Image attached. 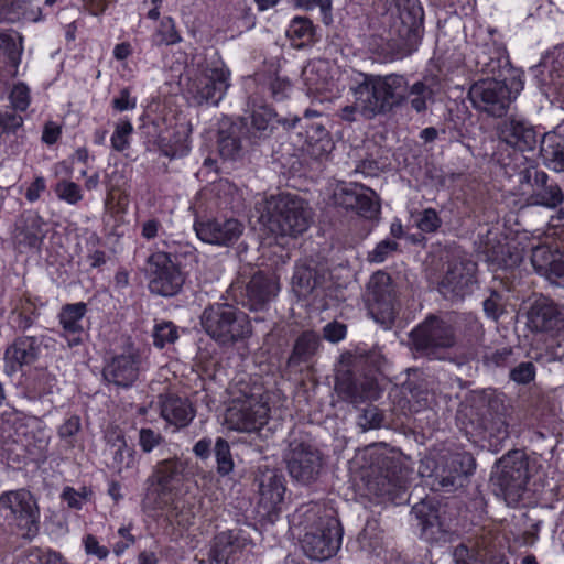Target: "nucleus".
Segmentation results:
<instances>
[{
	"instance_id": "obj_26",
	"label": "nucleus",
	"mask_w": 564,
	"mask_h": 564,
	"mask_svg": "<svg viewBox=\"0 0 564 564\" xmlns=\"http://www.w3.org/2000/svg\"><path fill=\"white\" fill-rule=\"evenodd\" d=\"M528 325L534 332L564 336V305L547 297L536 300L528 313Z\"/></svg>"
},
{
	"instance_id": "obj_58",
	"label": "nucleus",
	"mask_w": 564,
	"mask_h": 564,
	"mask_svg": "<svg viewBox=\"0 0 564 564\" xmlns=\"http://www.w3.org/2000/svg\"><path fill=\"white\" fill-rule=\"evenodd\" d=\"M91 496L93 490L87 486H83L78 490L66 486L61 494V499L69 509L82 510L85 502H87Z\"/></svg>"
},
{
	"instance_id": "obj_57",
	"label": "nucleus",
	"mask_w": 564,
	"mask_h": 564,
	"mask_svg": "<svg viewBox=\"0 0 564 564\" xmlns=\"http://www.w3.org/2000/svg\"><path fill=\"white\" fill-rule=\"evenodd\" d=\"M303 76L310 89H324L328 82L327 63L324 61H318L310 64L303 70Z\"/></svg>"
},
{
	"instance_id": "obj_62",
	"label": "nucleus",
	"mask_w": 564,
	"mask_h": 564,
	"mask_svg": "<svg viewBox=\"0 0 564 564\" xmlns=\"http://www.w3.org/2000/svg\"><path fill=\"white\" fill-rule=\"evenodd\" d=\"M101 239L98 235L93 234L87 245V261L90 268L102 271L104 265L107 263L109 257L106 251L99 248Z\"/></svg>"
},
{
	"instance_id": "obj_2",
	"label": "nucleus",
	"mask_w": 564,
	"mask_h": 564,
	"mask_svg": "<svg viewBox=\"0 0 564 564\" xmlns=\"http://www.w3.org/2000/svg\"><path fill=\"white\" fill-rule=\"evenodd\" d=\"M290 522L302 534L301 547L311 560H328L340 549L344 530L335 510L325 502L302 505L291 516Z\"/></svg>"
},
{
	"instance_id": "obj_27",
	"label": "nucleus",
	"mask_w": 564,
	"mask_h": 564,
	"mask_svg": "<svg viewBox=\"0 0 564 564\" xmlns=\"http://www.w3.org/2000/svg\"><path fill=\"white\" fill-rule=\"evenodd\" d=\"M191 134V122H176L161 130L153 144L161 155L170 160L182 159L187 156L192 150Z\"/></svg>"
},
{
	"instance_id": "obj_47",
	"label": "nucleus",
	"mask_w": 564,
	"mask_h": 564,
	"mask_svg": "<svg viewBox=\"0 0 564 564\" xmlns=\"http://www.w3.org/2000/svg\"><path fill=\"white\" fill-rule=\"evenodd\" d=\"M163 511L167 512V518L183 529L194 524L198 511V501L194 496L176 495L172 503Z\"/></svg>"
},
{
	"instance_id": "obj_10",
	"label": "nucleus",
	"mask_w": 564,
	"mask_h": 564,
	"mask_svg": "<svg viewBox=\"0 0 564 564\" xmlns=\"http://www.w3.org/2000/svg\"><path fill=\"white\" fill-rule=\"evenodd\" d=\"M230 86V70L217 52L197 62L196 74L189 78L188 94L197 105L217 106Z\"/></svg>"
},
{
	"instance_id": "obj_41",
	"label": "nucleus",
	"mask_w": 564,
	"mask_h": 564,
	"mask_svg": "<svg viewBox=\"0 0 564 564\" xmlns=\"http://www.w3.org/2000/svg\"><path fill=\"white\" fill-rule=\"evenodd\" d=\"M325 273L306 262L295 264L292 286L299 297L307 299L323 286Z\"/></svg>"
},
{
	"instance_id": "obj_22",
	"label": "nucleus",
	"mask_w": 564,
	"mask_h": 564,
	"mask_svg": "<svg viewBox=\"0 0 564 564\" xmlns=\"http://www.w3.org/2000/svg\"><path fill=\"white\" fill-rule=\"evenodd\" d=\"M519 182L530 184L532 192L529 203L547 209H556L564 203V192L560 184L546 172L535 166H525L519 172Z\"/></svg>"
},
{
	"instance_id": "obj_3",
	"label": "nucleus",
	"mask_w": 564,
	"mask_h": 564,
	"mask_svg": "<svg viewBox=\"0 0 564 564\" xmlns=\"http://www.w3.org/2000/svg\"><path fill=\"white\" fill-rule=\"evenodd\" d=\"M40 423V419L28 417L15 409L7 410L1 414L0 456L8 465L46 459L47 440L34 433V425L39 426Z\"/></svg>"
},
{
	"instance_id": "obj_5",
	"label": "nucleus",
	"mask_w": 564,
	"mask_h": 564,
	"mask_svg": "<svg viewBox=\"0 0 564 564\" xmlns=\"http://www.w3.org/2000/svg\"><path fill=\"white\" fill-rule=\"evenodd\" d=\"M387 41L390 61L402 59L415 53L425 33V12L420 0H394Z\"/></svg>"
},
{
	"instance_id": "obj_37",
	"label": "nucleus",
	"mask_w": 564,
	"mask_h": 564,
	"mask_svg": "<svg viewBox=\"0 0 564 564\" xmlns=\"http://www.w3.org/2000/svg\"><path fill=\"white\" fill-rule=\"evenodd\" d=\"M455 332V346L460 341L464 346L476 347L485 337V328L479 317L471 313H448Z\"/></svg>"
},
{
	"instance_id": "obj_18",
	"label": "nucleus",
	"mask_w": 564,
	"mask_h": 564,
	"mask_svg": "<svg viewBox=\"0 0 564 564\" xmlns=\"http://www.w3.org/2000/svg\"><path fill=\"white\" fill-rule=\"evenodd\" d=\"M258 492V513L273 522L281 512L286 492L285 477L278 469H259L254 478Z\"/></svg>"
},
{
	"instance_id": "obj_64",
	"label": "nucleus",
	"mask_w": 564,
	"mask_h": 564,
	"mask_svg": "<svg viewBox=\"0 0 564 564\" xmlns=\"http://www.w3.org/2000/svg\"><path fill=\"white\" fill-rule=\"evenodd\" d=\"M482 310L489 319L497 322L505 312L503 295L496 290H490L489 295L482 301Z\"/></svg>"
},
{
	"instance_id": "obj_56",
	"label": "nucleus",
	"mask_w": 564,
	"mask_h": 564,
	"mask_svg": "<svg viewBox=\"0 0 564 564\" xmlns=\"http://www.w3.org/2000/svg\"><path fill=\"white\" fill-rule=\"evenodd\" d=\"M152 337L153 345L156 348L163 349L178 339V328L171 321H160L153 327Z\"/></svg>"
},
{
	"instance_id": "obj_44",
	"label": "nucleus",
	"mask_w": 564,
	"mask_h": 564,
	"mask_svg": "<svg viewBox=\"0 0 564 564\" xmlns=\"http://www.w3.org/2000/svg\"><path fill=\"white\" fill-rule=\"evenodd\" d=\"M162 249L158 248L153 252L165 256L182 271H185L187 268L193 269L198 262V252L196 248L188 242L164 240L162 241Z\"/></svg>"
},
{
	"instance_id": "obj_35",
	"label": "nucleus",
	"mask_w": 564,
	"mask_h": 564,
	"mask_svg": "<svg viewBox=\"0 0 564 564\" xmlns=\"http://www.w3.org/2000/svg\"><path fill=\"white\" fill-rule=\"evenodd\" d=\"M159 408L161 417L178 430L189 425L196 415L189 399L175 393L160 394Z\"/></svg>"
},
{
	"instance_id": "obj_4",
	"label": "nucleus",
	"mask_w": 564,
	"mask_h": 564,
	"mask_svg": "<svg viewBox=\"0 0 564 564\" xmlns=\"http://www.w3.org/2000/svg\"><path fill=\"white\" fill-rule=\"evenodd\" d=\"M405 88L406 77L403 75L382 76L367 73H358L349 87L365 119H372L401 107Z\"/></svg>"
},
{
	"instance_id": "obj_53",
	"label": "nucleus",
	"mask_w": 564,
	"mask_h": 564,
	"mask_svg": "<svg viewBox=\"0 0 564 564\" xmlns=\"http://www.w3.org/2000/svg\"><path fill=\"white\" fill-rule=\"evenodd\" d=\"M110 451L112 454L110 467L118 474L135 466V451L128 446L123 435H117Z\"/></svg>"
},
{
	"instance_id": "obj_39",
	"label": "nucleus",
	"mask_w": 564,
	"mask_h": 564,
	"mask_svg": "<svg viewBox=\"0 0 564 564\" xmlns=\"http://www.w3.org/2000/svg\"><path fill=\"white\" fill-rule=\"evenodd\" d=\"M279 291L278 282L269 272L257 271L246 286L247 302L252 311L262 310Z\"/></svg>"
},
{
	"instance_id": "obj_43",
	"label": "nucleus",
	"mask_w": 564,
	"mask_h": 564,
	"mask_svg": "<svg viewBox=\"0 0 564 564\" xmlns=\"http://www.w3.org/2000/svg\"><path fill=\"white\" fill-rule=\"evenodd\" d=\"M321 344L319 335L314 330L302 332L294 341L292 351L286 360L290 369H299L308 364L317 352Z\"/></svg>"
},
{
	"instance_id": "obj_15",
	"label": "nucleus",
	"mask_w": 564,
	"mask_h": 564,
	"mask_svg": "<svg viewBox=\"0 0 564 564\" xmlns=\"http://www.w3.org/2000/svg\"><path fill=\"white\" fill-rule=\"evenodd\" d=\"M335 388L338 395L354 406L377 401L382 393L377 371L373 369L365 371L357 366L338 376Z\"/></svg>"
},
{
	"instance_id": "obj_42",
	"label": "nucleus",
	"mask_w": 564,
	"mask_h": 564,
	"mask_svg": "<svg viewBox=\"0 0 564 564\" xmlns=\"http://www.w3.org/2000/svg\"><path fill=\"white\" fill-rule=\"evenodd\" d=\"M10 307L11 325L22 333L31 328L40 316L35 301L28 293L13 297Z\"/></svg>"
},
{
	"instance_id": "obj_48",
	"label": "nucleus",
	"mask_w": 564,
	"mask_h": 564,
	"mask_svg": "<svg viewBox=\"0 0 564 564\" xmlns=\"http://www.w3.org/2000/svg\"><path fill=\"white\" fill-rule=\"evenodd\" d=\"M23 54V36L12 30L0 29V57L15 75Z\"/></svg>"
},
{
	"instance_id": "obj_21",
	"label": "nucleus",
	"mask_w": 564,
	"mask_h": 564,
	"mask_svg": "<svg viewBox=\"0 0 564 564\" xmlns=\"http://www.w3.org/2000/svg\"><path fill=\"white\" fill-rule=\"evenodd\" d=\"M534 270L557 285H564V228L531 251Z\"/></svg>"
},
{
	"instance_id": "obj_46",
	"label": "nucleus",
	"mask_w": 564,
	"mask_h": 564,
	"mask_svg": "<svg viewBox=\"0 0 564 564\" xmlns=\"http://www.w3.org/2000/svg\"><path fill=\"white\" fill-rule=\"evenodd\" d=\"M242 545L237 531L227 530L218 533L209 552L210 564H229L230 558Z\"/></svg>"
},
{
	"instance_id": "obj_28",
	"label": "nucleus",
	"mask_w": 564,
	"mask_h": 564,
	"mask_svg": "<svg viewBox=\"0 0 564 564\" xmlns=\"http://www.w3.org/2000/svg\"><path fill=\"white\" fill-rule=\"evenodd\" d=\"M321 468L322 456L318 449L305 443L294 446L288 462L292 478L303 485H310L317 479Z\"/></svg>"
},
{
	"instance_id": "obj_49",
	"label": "nucleus",
	"mask_w": 564,
	"mask_h": 564,
	"mask_svg": "<svg viewBox=\"0 0 564 564\" xmlns=\"http://www.w3.org/2000/svg\"><path fill=\"white\" fill-rule=\"evenodd\" d=\"M285 34L295 48L310 46L317 41L316 26L307 17H294L290 21Z\"/></svg>"
},
{
	"instance_id": "obj_25",
	"label": "nucleus",
	"mask_w": 564,
	"mask_h": 564,
	"mask_svg": "<svg viewBox=\"0 0 564 564\" xmlns=\"http://www.w3.org/2000/svg\"><path fill=\"white\" fill-rule=\"evenodd\" d=\"M47 234V224L37 212L24 210L15 220L13 243L19 252L40 250Z\"/></svg>"
},
{
	"instance_id": "obj_8",
	"label": "nucleus",
	"mask_w": 564,
	"mask_h": 564,
	"mask_svg": "<svg viewBox=\"0 0 564 564\" xmlns=\"http://www.w3.org/2000/svg\"><path fill=\"white\" fill-rule=\"evenodd\" d=\"M476 468L474 456L468 452H449L435 459L425 457L419 466V474L427 478L433 490L445 492L463 487Z\"/></svg>"
},
{
	"instance_id": "obj_40",
	"label": "nucleus",
	"mask_w": 564,
	"mask_h": 564,
	"mask_svg": "<svg viewBox=\"0 0 564 564\" xmlns=\"http://www.w3.org/2000/svg\"><path fill=\"white\" fill-rule=\"evenodd\" d=\"M412 516L421 529V536L435 540L440 534L448 531V527L440 517V510L432 501L422 499L412 507Z\"/></svg>"
},
{
	"instance_id": "obj_50",
	"label": "nucleus",
	"mask_w": 564,
	"mask_h": 564,
	"mask_svg": "<svg viewBox=\"0 0 564 564\" xmlns=\"http://www.w3.org/2000/svg\"><path fill=\"white\" fill-rule=\"evenodd\" d=\"M57 379L46 368H34L25 378V393L31 400L53 393Z\"/></svg>"
},
{
	"instance_id": "obj_13",
	"label": "nucleus",
	"mask_w": 564,
	"mask_h": 564,
	"mask_svg": "<svg viewBox=\"0 0 564 564\" xmlns=\"http://www.w3.org/2000/svg\"><path fill=\"white\" fill-rule=\"evenodd\" d=\"M286 131H293L301 140L300 148L312 156L321 159L333 149L329 132L321 120V113L307 109L303 117L293 116L283 121Z\"/></svg>"
},
{
	"instance_id": "obj_55",
	"label": "nucleus",
	"mask_w": 564,
	"mask_h": 564,
	"mask_svg": "<svg viewBox=\"0 0 564 564\" xmlns=\"http://www.w3.org/2000/svg\"><path fill=\"white\" fill-rule=\"evenodd\" d=\"M213 454L216 460L217 474L221 477L228 476L235 467L229 443L223 437H217Z\"/></svg>"
},
{
	"instance_id": "obj_38",
	"label": "nucleus",
	"mask_w": 564,
	"mask_h": 564,
	"mask_svg": "<svg viewBox=\"0 0 564 564\" xmlns=\"http://www.w3.org/2000/svg\"><path fill=\"white\" fill-rule=\"evenodd\" d=\"M370 456V471L367 477H373V492L380 498L391 499L395 490L394 474L391 473L392 459L384 455L371 452Z\"/></svg>"
},
{
	"instance_id": "obj_12",
	"label": "nucleus",
	"mask_w": 564,
	"mask_h": 564,
	"mask_svg": "<svg viewBox=\"0 0 564 564\" xmlns=\"http://www.w3.org/2000/svg\"><path fill=\"white\" fill-rule=\"evenodd\" d=\"M365 305L376 323L391 327L399 313V301L395 283L390 274L383 271L373 273L364 294Z\"/></svg>"
},
{
	"instance_id": "obj_20",
	"label": "nucleus",
	"mask_w": 564,
	"mask_h": 564,
	"mask_svg": "<svg viewBox=\"0 0 564 564\" xmlns=\"http://www.w3.org/2000/svg\"><path fill=\"white\" fill-rule=\"evenodd\" d=\"M477 263L470 259L452 260L437 283L438 292L446 300L462 301L473 293Z\"/></svg>"
},
{
	"instance_id": "obj_60",
	"label": "nucleus",
	"mask_w": 564,
	"mask_h": 564,
	"mask_svg": "<svg viewBox=\"0 0 564 564\" xmlns=\"http://www.w3.org/2000/svg\"><path fill=\"white\" fill-rule=\"evenodd\" d=\"M54 192L58 199L69 205H76L83 199L80 186L73 181L61 180L56 183Z\"/></svg>"
},
{
	"instance_id": "obj_29",
	"label": "nucleus",
	"mask_w": 564,
	"mask_h": 564,
	"mask_svg": "<svg viewBox=\"0 0 564 564\" xmlns=\"http://www.w3.org/2000/svg\"><path fill=\"white\" fill-rule=\"evenodd\" d=\"M44 336L22 335L14 338L3 354L4 372L12 376L22 370L23 366L35 362L41 354Z\"/></svg>"
},
{
	"instance_id": "obj_33",
	"label": "nucleus",
	"mask_w": 564,
	"mask_h": 564,
	"mask_svg": "<svg viewBox=\"0 0 564 564\" xmlns=\"http://www.w3.org/2000/svg\"><path fill=\"white\" fill-rule=\"evenodd\" d=\"M140 357L137 354H121L112 357L102 369L106 382L118 388L129 389L138 380Z\"/></svg>"
},
{
	"instance_id": "obj_61",
	"label": "nucleus",
	"mask_w": 564,
	"mask_h": 564,
	"mask_svg": "<svg viewBox=\"0 0 564 564\" xmlns=\"http://www.w3.org/2000/svg\"><path fill=\"white\" fill-rule=\"evenodd\" d=\"M132 132L133 126L129 120L118 122L110 138L112 150L117 152H123L124 150L129 149L130 137Z\"/></svg>"
},
{
	"instance_id": "obj_52",
	"label": "nucleus",
	"mask_w": 564,
	"mask_h": 564,
	"mask_svg": "<svg viewBox=\"0 0 564 564\" xmlns=\"http://www.w3.org/2000/svg\"><path fill=\"white\" fill-rule=\"evenodd\" d=\"M433 88L423 80H417L413 85H409L406 80L402 106L409 101L413 110L424 112L427 109V101H433Z\"/></svg>"
},
{
	"instance_id": "obj_7",
	"label": "nucleus",
	"mask_w": 564,
	"mask_h": 564,
	"mask_svg": "<svg viewBox=\"0 0 564 564\" xmlns=\"http://www.w3.org/2000/svg\"><path fill=\"white\" fill-rule=\"evenodd\" d=\"M186 464L178 457L158 462L144 482L142 508L145 511H163L183 492Z\"/></svg>"
},
{
	"instance_id": "obj_14",
	"label": "nucleus",
	"mask_w": 564,
	"mask_h": 564,
	"mask_svg": "<svg viewBox=\"0 0 564 564\" xmlns=\"http://www.w3.org/2000/svg\"><path fill=\"white\" fill-rule=\"evenodd\" d=\"M0 516L10 528L28 533L37 531L40 511L33 495L25 489L4 491L0 495Z\"/></svg>"
},
{
	"instance_id": "obj_6",
	"label": "nucleus",
	"mask_w": 564,
	"mask_h": 564,
	"mask_svg": "<svg viewBox=\"0 0 564 564\" xmlns=\"http://www.w3.org/2000/svg\"><path fill=\"white\" fill-rule=\"evenodd\" d=\"M204 332L220 347H234L252 336L249 315L229 303H213L200 315Z\"/></svg>"
},
{
	"instance_id": "obj_51",
	"label": "nucleus",
	"mask_w": 564,
	"mask_h": 564,
	"mask_svg": "<svg viewBox=\"0 0 564 564\" xmlns=\"http://www.w3.org/2000/svg\"><path fill=\"white\" fill-rule=\"evenodd\" d=\"M240 134V127L236 124H230L228 128L219 130L217 143L221 158L225 160H236L239 158L242 150Z\"/></svg>"
},
{
	"instance_id": "obj_16",
	"label": "nucleus",
	"mask_w": 564,
	"mask_h": 564,
	"mask_svg": "<svg viewBox=\"0 0 564 564\" xmlns=\"http://www.w3.org/2000/svg\"><path fill=\"white\" fill-rule=\"evenodd\" d=\"M495 485L505 499L517 501L521 498L528 481L529 462L520 451H513L499 459Z\"/></svg>"
},
{
	"instance_id": "obj_19",
	"label": "nucleus",
	"mask_w": 564,
	"mask_h": 564,
	"mask_svg": "<svg viewBox=\"0 0 564 564\" xmlns=\"http://www.w3.org/2000/svg\"><path fill=\"white\" fill-rule=\"evenodd\" d=\"M375 198L376 193L369 187L358 183L340 182L336 184L330 202L337 208L372 219L380 212V205Z\"/></svg>"
},
{
	"instance_id": "obj_30",
	"label": "nucleus",
	"mask_w": 564,
	"mask_h": 564,
	"mask_svg": "<svg viewBox=\"0 0 564 564\" xmlns=\"http://www.w3.org/2000/svg\"><path fill=\"white\" fill-rule=\"evenodd\" d=\"M482 253L492 270H508L520 265L524 258V248L516 239L488 238Z\"/></svg>"
},
{
	"instance_id": "obj_11",
	"label": "nucleus",
	"mask_w": 564,
	"mask_h": 564,
	"mask_svg": "<svg viewBox=\"0 0 564 564\" xmlns=\"http://www.w3.org/2000/svg\"><path fill=\"white\" fill-rule=\"evenodd\" d=\"M271 231L280 236L297 237L310 226V210L303 198L291 193L271 196L265 203Z\"/></svg>"
},
{
	"instance_id": "obj_24",
	"label": "nucleus",
	"mask_w": 564,
	"mask_h": 564,
	"mask_svg": "<svg viewBox=\"0 0 564 564\" xmlns=\"http://www.w3.org/2000/svg\"><path fill=\"white\" fill-rule=\"evenodd\" d=\"M247 95V106L250 110L249 123H247L248 137L254 142L267 140L279 124L283 127V121L286 118H279L275 110L261 98L251 94Z\"/></svg>"
},
{
	"instance_id": "obj_63",
	"label": "nucleus",
	"mask_w": 564,
	"mask_h": 564,
	"mask_svg": "<svg viewBox=\"0 0 564 564\" xmlns=\"http://www.w3.org/2000/svg\"><path fill=\"white\" fill-rule=\"evenodd\" d=\"M82 546L87 557H94L98 561H105L110 554L107 545L101 544L100 540L91 534L86 533L82 538Z\"/></svg>"
},
{
	"instance_id": "obj_1",
	"label": "nucleus",
	"mask_w": 564,
	"mask_h": 564,
	"mask_svg": "<svg viewBox=\"0 0 564 564\" xmlns=\"http://www.w3.org/2000/svg\"><path fill=\"white\" fill-rule=\"evenodd\" d=\"M469 65L486 77L469 88V99L476 109L494 117H502L524 88V72L514 67L499 32L495 28H479L471 35Z\"/></svg>"
},
{
	"instance_id": "obj_31",
	"label": "nucleus",
	"mask_w": 564,
	"mask_h": 564,
	"mask_svg": "<svg viewBox=\"0 0 564 564\" xmlns=\"http://www.w3.org/2000/svg\"><path fill=\"white\" fill-rule=\"evenodd\" d=\"M243 85L247 94L254 95L265 102L268 97L275 101L286 99L293 88L288 77L272 72L256 73L253 76L246 78Z\"/></svg>"
},
{
	"instance_id": "obj_23",
	"label": "nucleus",
	"mask_w": 564,
	"mask_h": 564,
	"mask_svg": "<svg viewBox=\"0 0 564 564\" xmlns=\"http://www.w3.org/2000/svg\"><path fill=\"white\" fill-rule=\"evenodd\" d=\"M194 230L205 243L219 247L234 245L243 231V225L236 218L225 216H196Z\"/></svg>"
},
{
	"instance_id": "obj_54",
	"label": "nucleus",
	"mask_w": 564,
	"mask_h": 564,
	"mask_svg": "<svg viewBox=\"0 0 564 564\" xmlns=\"http://www.w3.org/2000/svg\"><path fill=\"white\" fill-rule=\"evenodd\" d=\"M182 41V36L176 30L175 21L172 17H164L155 32L152 35V43L154 45H175Z\"/></svg>"
},
{
	"instance_id": "obj_59",
	"label": "nucleus",
	"mask_w": 564,
	"mask_h": 564,
	"mask_svg": "<svg viewBox=\"0 0 564 564\" xmlns=\"http://www.w3.org/2000/svg\"><path fill=\"white\" fill-rule=\"evenodd\" d=\"M443 220L436 209L432 207L419 212L415 217L416 227L424 234H435L438 231Z\"/></svg>"
},
{
	"instance_id": "obj_32",
	"label": "nucleus",
	"mask_w": 564,
	"mask_h": 564,
	"mask_svg": "<svg viewBox=\"0 0 564 564\" xmlns=\"http://www.w3.org/2000/svg\"><path fill=\"white\" fill-rule=\"evenodd\" d=\"M269 412L270 408L267 402L249 398L238 408L229 410V420L232 427L239 432H254L268 422Z\"/></svg>"
},
{
	"instance_id": "obj_9",
	"label": "nucleus",
	"mask_w": 564,
	"mask_h": 564,
	"mask_svg": "<svg viewBox=\"0 0 564 564\" xmlns=\"http://www.w3.org/2000/svg\"><path fill=\"white\" fill-rule=\"evenodd\" d=\"M448 313L429 314L409 334L411 349L417 357L429 360H448L455 347V332Z\"/></svg>"
},
{
	"instance_id": "obj_17",
	"label": "nucleus",
	"mask_w": 564,
	"mask_h": 564,
	"mask_svg": "<svg viewBox=\"0 0 564 564\" xmlns=\"http://www.w3.org/2000/svg\"><path fill=\"white\" fill-rule=\"evenodd\" d=\"M147 264L148 288L152 294L173 297L182 292L187 273L176 268L169 258L152 252L147 260Z\"/></svg>"
},
{
	"instance_id": "obj_45",
	"label": "nucleus",
	"mask_w": 564,
	"mask_h": 564,
	"mask_svg": "<svg viewBox=\"0 0 564 564\" xmlns=\"http://www.w3.org/2000/svg\"><path fill=\"white\" fill-rule=\"evenodd\" d=\"M540 156L547 169L564 172V135L544 133L540 142Z\"/></svg>"
},
{
	"instance_id": "obj_36",
	"label": "nucleus",
	"mask_w": 564,
	"mask_h": 564,
	"mask_svg": "<svg viewBox=\"0 0 564 564\" xmlns=\"http://www.w3.org/2000/svg\"><path fill=\"white\" fill-rule=\"evenodd\" d=\"M500 138L520 152L533 151L538 144L535 128L525 120L509 118L500 129Z\"/></svg>"
},
{
	"instance_id": "obj_34",
	"label": "nucleus",
	"mask_w": 564,
	"mask_h": 564,
	"mask_svg": "<svg viewBox=\"0 0 564 564\" xmlns=\"http://www.w3.org/2000/svg\"><path fill=\"white\" fill-rule=\"evenodd\" d=\"M87 312L88 306L85 302H76L64 304L57 314L58 324L62 327L59 336L66 340L69 348L84 343L85 332L82 323Z\"/></svg>"
}]
</instances>
